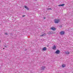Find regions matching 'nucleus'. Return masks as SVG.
Instances as JSON below:
<instances>
[{"mask_svg":"<svg viewBox=\"0 0 73 73\" xmlns=\"http://www.w3.org/2000/svg\"><path fill=\"white\" fill-rule=\"evenodd\" d=\"M60 20L58 19H55L54 20V22L55 24H58V23H60Z\"/></svg>","mask_w":73,"mask_h":73,"instance_id":"f257e3e1","label":"nucleus"},{"mask_svg":"<svg viewBox=\"0 0 73 73\" xmlns=\"http://www.w3.org/2000/svg\"><path fill=\"white\" fill-rule=\"evenodd\" d=\"M60 52V51L59 50H57L55 52V53L56 54H59Z\"/></svg>","mask_w":73,"mask_h":73,"instance_id":"f03ea898","label":"nucleus"},{"mask_svg":"<svg viewBox=\"0 0 73 73\" xmlns=\"http://www.w3.org/2000/svg\"><path fill=\"white\" fill-rule=\"evenodd\" d=\"M60 34L61 35H63L65 34V32L64 31H62L60 32Z\"/></svg>","mask_w":73,"mask_h":73,"instance_id":"7ed1b4c3","label":"nucleus"},{"mask_svg":"<svg viewBox=\"0 0 73 73\" xmlns=\"http://www.w3.org/2000/svg\"><path fill=\"white\" fill-rule=\"evenodd\" d=\"M52 48L54 50H56V46L54 45L53 47H52Z\"/></svg>","mask_w":73,"mask_h":73,"instance_id":"20e7f679","label":"nucleus"},{"mask_svg":"<svg viewBox=\"0 0 73 73\" xmlns=\"http://www.w3.org/2000/svg\"><path fill=\"white\" fill-rule=\"evenodd\" d=\"M45 68V67L44 66L42 67L41 68L42 71H43L44 70Z\"/></svg>","mask_w":73,"mask_h":73,"instance_id":"39448f33","label":"nucleus"},{"mask_svg":"<svg viewBox=\"0 0 73 73\" xmlns=\"http://www.w3.org/2000/svg\"><path fill=\"white\" fill-rule=\"evenodd\" d=\"M24 7L26 8V9H27V10H29V8H28V7H27V6H24Z\"/></svg>","mask_w":73,"mask_h":73,"instance_id":"423d86ee","label":"nucleus"},{"mask_svg":"<svg viewBox=\"0 0 73 73\" xmlns=\"http://www.w3.org/2000/svg\"><path fill=\"white\" fill-rule=\"evenodd\" d=\"M64 5H65V4H63L61 5H58V7H63V6H64Z\"/></svg>","mask_w":73,"mask_h":73,"instance_id":"0eeeda50","label":"nucleus"},{"mask_svg":"<svg viewBox=\"0 0 73 73\" xmlns=\"http://www.w3.org/2000/svg\"><path fill=\"white\" fill-rule=\"evenodd\" d=\"M65 53L66 54H69V53H70V52H69L68 51H67L66 52H65Z\"/></svg>","mask_w":73,"mask_h":73,"instance_id":"6e6552de","label":"nucleus"},{"mask_svg":"<svg viewBox=\"0 0 73 73\" xmlns=\"http://www.w3.org/2000/svg\"><path fill=\"white\" fill-rule=\"evenodd\" d=\"M46 50V47H44L42 48V50L44 51H45V50Z\"/></svg>","mask_w":73,"mask_h":73,"instance_id":"1a4fd4ad","label":"nucleus"},{"mask_svg":"<svg viewBox=\"0 0 73 73\" xmlns=\"http://www.w3.org/2000/svg\"><path fill=\"white\" fill-rule=\"evenodd\" d=\"M51 29H52L53 31H55V30H56V28H55L54 27H52L51 28Z\"/></svg>","mask_w":73,"mask_h":73,"instance_id":"9d476101","label":"nucleus"},{"mask_svg":"<svg viewBox=\"0 0 73 73\" xmlns=\"http://www.w3.org/2000/svg\"><path fill=\"white\" fill-rule=\"evenodd\" d=\"M48 35L52 34V32L51 31H50L48 33Z\"/></svg>","mask_w":73,"mask_h":73,"instance_id":"9b49d317","label":"nucleus"},{"mask_svg":"<svg viewBox=\"0 0 73 73\" xmlns=\"http://www.w3.org/2000/svg\"><path fill=\"white\" fill-rule=\"evenodd\" d=\"M66 66L65 65L63 64L62 65V68H64V67H65Z\"/></svg>","mask_w":73,"mask_h":73,"instance_id":"f8f14e48","label":"nucleus"},{"mask_svg":"<svg viewBox=\"0 0 73 73\" xmlns=\"http://www.w3.org/2000/svg\"><path fill=\"white\" fill-rule=\"evenodd\" d=\"M47 9V10H52V9L50 8H48Z\"/></svg>","mask_w":73,"mask_h":73,"instance_id":"ddd939ff","label":"nucleus"},{"mask_svg":"<svg viewBox=\"0 0 73 73\" xmlns=\"http://www.w3.org/2000/svg\"><path fill=\"white\" fill-rule=\"evenodd\" d=\"M46 34H45V33H44V34H43V36H46Z\"/></svg>","mask_w":73,"mask_h":73,"instance_id":"4468645a","label":"nucleus"},{"mask_svg":"<svg viewBox=\"0 0 73 73\" xmlns=\"http://www.w3.org/2000/svg\"><path fill=\"white\" fill-rule=\"evenodd\" d=\"M5 35H8V33H5Z\"/></svg>","mask_w":73,"mask_h":73,"instance_id":"2eb2a0df","label":"nucleus"},{"mask_svg":"<svg viewBox=\"0 0 73 73\" xmlns=\"http://www.w3.org/2000/svg\"><path fill=\"white\" fill-rule=\"evenodd\" d=\"M10 35H11V36H12V35H13L12 34V33H11Z\"/></svg>","mask_w":73,"mask_h":73,"instance_id":"dca6fc26","label":"nucleus"},{"mask_svg":"<svg viewBox=\"0 0 73 73\" xmlns=\"http://www.w3.org/2000/svg\"><path fill=\"white\" fill-rule=\"evenodd\" d=\"M22 17H25V15H22Z\"/></svg>","mask_w":73,"mask_h":73,"instance_id":"f3484780","label":"nucleus"},{"mask_svg":"<svg viewBox=\"0 0 73 73\" xmlns=\"http://www.w3.org/2000/svg\"><path fill=\"white\" fill-rule=\"evenodd\" d=\"M40 36H41V37H43V36H44L43 35V34L42 35H40Z\"/></svg>","mask_w":73,"mask_h":73,"instance_id":"a211bd4d","label":"nucleus"},{"mask_svg":"<svg viewBox=\"0 0 73 73\" xmlns=\"http://www.w3.org/2000/svg\"><path fill=\"white\" fill-rule=\"evenodd\" d=\"M44 19H45V17H44Z\"/></svg>","mask_w":73,"mask_h":73,"instance_id":"6ab92c4d","label":"nucleus"},{"mask_svg":"<svg viewBox=\"0 0 73 73\" xmlns=\"http://www.w3.org/2000/svg\"><path fill=\"white\" fill-rule=\"evenodd\" d=\"M60 27H62V26H61Z\"/></svg>","mask_w":73,"mask_h":73,"instance_id":"aec40b11","label":"nucleus"},{"mask_svg":"<svg viewBox=\"0 0 73 73\" xmlns=\"http://www.w3.org/2000/svg\"><path fill=\"white\" fill-rule=\"evenodd\" d=\"M0 42H1V41L0 40Z\"/></svg>","mask_w":73,"mask_h":73,"instance_id":"412c9836","label":"nucleus"},{"mask_svg":"<svg viewBox=\"0 0 73 73\" xmlns=\"http://www.w3.org/2000/svg\"><path fill=\"white\" fill-rule=\"evenodd\" d=\"M35 0V1H37V0Z\"/></svg>","mask_w":73,"mask_h":73,"instance_id":"4be33fe9","label":"nucleus"},{"mask_svg":"<svg viewBox=\"0 0 73 73\" xmlns=\"http://www.w3.org/2000/svg\"><path fill=\"white\" fill-rule=\"evenodd\" d=\"M3 49H4V48H3Z\"/></svg>","mask_w":73,"mask_h":73,"instance_id":"5701e85b","label":"nucleus"},{"mask_svg":"<svg viewBox=\"0 0 73 73\" xmlns=\"http://www.w3.org/2000/svg\"><path fill=\"white\" fill-rule=\"evenodd\" d=\"M5 47H6V46H5Z\"/></svg>","mask_w":73,"mask_h":73,"instance_id":"b1692460","label":"nucleus"}]
</instances>
